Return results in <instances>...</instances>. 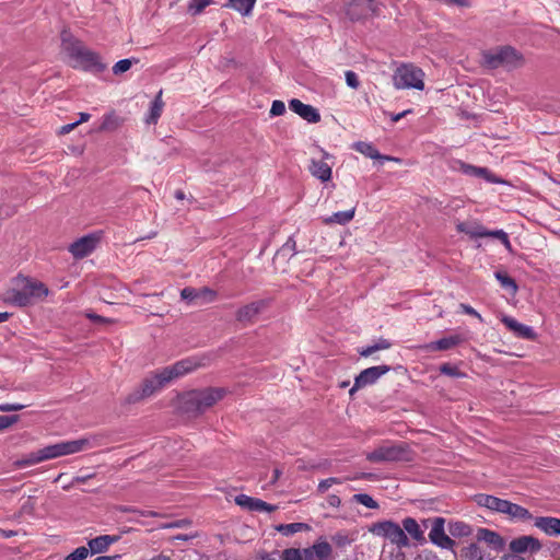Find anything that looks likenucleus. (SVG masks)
<instances>
[{"instance_id":"1","label":"nucleus","mask_w":560,"mask_h":560,"mask_svg":"<svg viewBox=\"0 0 560 560\" xmlns=\"http://www.w3.org/2000/svg\"><path fill=\"white\" fill-rule=\"evenodd\" d=\"M62 48L71 60V66L84 71L100 73L106 69L100 56L85 48L80 42L68 39L62 35Z\"/></svg>"},{"instance_id":"2","label":"nucleus","mask_w":560,"mask_h":560,"mask_svg":"<svg viewBox=\"0 0 560 560\" xmlns=\"http://www.w3.org/2000/svg\"><path fill=\"white\" fill-rule=\"evenodd\" d=\"M20 284L7 292L4 299L7 303L24 307L35 304L48 295V289L42 282L24 278Z\"/></svg>"},{"instance_id":"3","label":"nucleus","mask_w":560,"mask_h":560,"mask_svg":"<svg viewBox=\"0 0 560 560\" xmlns=\"http://www.w3.org/2000/svg\"><path fill=\"white\" fill-rule=\"evenodd\" d=\"M94 446L93 439L81 438L71 441H60L55 444L46 445L39 448L42 460H50L58 457L67 456L83 452Z\"/></svg>"},{"instance_id":"4","label":"nucleus","mask_w":560,"mask_h":560,"mask_svg":"<svg viewBox=\"0 0 560 560\" xmlns=\"http://www.w3.org/2000/svg\"><path fill=\"white\" fill-rule=\"evenodd\" d=\"M424 72L412 63H401L394 72L393 83L397 90L424 89Z\"/></svg>"},{"instance_id":"5","label":"nucleus","mask_w":560,"mask_h":560,"mask_svg":"<svg viewBox=\"0 0 560 560\" xmlns=\"http://www.w3.org/2000/svg\"><path fill=\"white\" fill-rule=\"evenodd\" d=\"M370 532L376 536L388 539L398 548H406L409 546V538L407 534L399 524L393 521L377 522L372 525Z\"/></svg>"},{"instance_id":"6","label":"nucleus","mask_w":560,"mask_h":560,"mask_svg":"<svg viewBox=\"0 0 560 560\" xmlns=\"http://www.w3.org/2000/svg\"><path fill=\"white\" fill-rule=\"evenodd\" d=\"M408 447L404 443H385L368 455L370 462H396L407 459Z\"/></svg>"},{"instance_id":"7","label":"nucleus","mask_w":560,"mask_h":560,"mask_svg":"<svg viewBox=\"0 0 560 560\" xmlns=\"http://www.w3.org/2000/svg\"><path fill=\"white\" fill-rule=\"evenodd\" d=\"M483 58L486 65L490 68H514L521 61L520 55L512 47H502L494 51H488L483 55Z\"/></svg>"},{"instance_id":"8","label":"nucleus","mask_w":560,"mask_h":560,"mask_svg":"<svg viewBox=\"0 0 560 560\" xmlns=\"http://www.w3.org/2000/svg\"><path fill=\"white\" fill-rule=\"evenodd\" d=\"M223 396V390L219 388H207L199 392H191L187 395L186 401L191 405V410L202 412Z\"/></svg>"},{"instance_id":"9","label":"nucleus","mask_w":560,"mask_h":560,"mask_svg":"<svg viewBox=\"0 0 560 560\" xmlns=\"http://www.w3.org/2000/svg\"><path fill=\"white\" fill-rule=\"evenodd\" d=\"M390 368L388 365H375L368 368L360 372V374L354 378V384L350 389L349 394L352 396L359 388H363L376 383L383 375L389 372Z\"/></svg>"},{"instance_id":"10","label":"nucleus","mask_w":560,"mask_h":560,"mask_svg":"<svg viewBox=\"0 0 560 560\" xmlns=\"http://www.w3.org/2000/svg\"><path fill=\"white\" fill-rule=\"evenodd\" d=\"M170 381L162 380V370L156 372L154 375L147 377L142 385L129 395L128 401L136 402L142 398L153 395L156 390L161 389Z\"/></svg>"},{"instance_id":"11","label":"nucleus","mask_w":560,"mask_h":560,"mask_svg":"<svg viewBox=\"0 0 560 560\" xmlns=\"http://www.w3.org/2000/svg\"><path fill=\"white\" fill-rule=\"evenodd\" d=\"M101 235V233H91L80 237L70 245L69 252L73 255L74 258L80 259L86 257L98 245Z\"/></svg>"},{"instance_id":"12","label":"nucleus","mask_w":560,"mask_h":560,"mask_svg":"<svg viewBox=\"0 0 560 560\" xmlns=\"http://www.w3.org/2000/svg\"><path fill=\"white\" fill-rule=\"evenodd\" d=\"M429 538L432 544L442 549L452 550L455 545V541L445 534L444 518L442 517H436L433 520L432 527L429 533Z\"/></svg>"},{"instance_id":"13","label":"nucleus","mask_w":560,"mask_h":560,"mask_svg":"<svg viewBox=\"0 0 560 560\" xmlns=\"http://www.w3.org/2000/svg\"><path fill=\"white\" fill-rule=\"evenodd\" d=\"M196 363L189 359L180 360L173 365L162 369V380L173 381L174 378L180 377L196 369Z\"/></svg>"},{"instance_id":"14","label":"nucleus","mask_w":560,"mask_h":560,"mask_svg":"<svg viewBox=\"0 0 560 560\" xmlns=\"http://www.w3.org/2000/svg\"><path fill=\"white\" fill-rule=\"evenodd\" d=\"M477 542H485L489 551L500 552L504 549L503 538L494 530L488 528H479L476 535Z\"/></svg>"},{"instance_id":"15","label":"nucleus","mask_w":560,"mask_h":560,"mask_svg":"<svg viewBox=\"0 0 560 560\" xmlns=\"http://www.w3.org/2000/svg\"><path fill=\"white\" fill-rule=\"evenodd\" d=\"M289 108L307 122L315 124L320 120V115L315 107L308 104H304L298 98H292L289 102Z\"/></svg>"},{"instance_id":"16","label":"nucleus","mask_w":560,"mask_h":560,"mask_svg":"<svg viewBox=\"0 0 560 560\" xmlns=\"http://www.w3.org/2000/svg\"><path fill=\"white\" fill-rule=\"evenodd\" d=\"M510 549L514 555L524 552H537L541 549L540 541L533 536H521L510 542Z\"/></svg>"},{"instance_id":"17","label":"nucleus","mask_w":560,"mask_h":560,"mask_svg":"<svg viewBox=\"0 0 560 560\" xmlns=\"http://www.w3.org/2000/svg\"><path fill=\"white\" fill-rule=\"evenodd\" d=\"M464 341L465 338L462 335L454 334L443 337L439 340L425 343L421 348L425 351H445L460 345Z\"/></svg>"},{"instance_id":"18","label":"nucleus","mask_w":560,"mask_h":560,"mask_svg":"<svg viewBox=\"0 0 560 560\" xmlns=\"http://www.w3.org/2000/svg\"><path fill=\"white\" fill-rule=\"evenodd\" d=\"M331 551V546L326 540H318L313 546L303 548V560H326Z\"/></svg>"},{"instance_id":"19","label":"nucleus","mask_w":560,"mask_h":560,"mask_svg":"<svg viewBox=\"0 0 560 560\" xmlns=\"http://www.w3.org/2000/svg\"><path fill=\"white\" fill-rule=\"evenodd\" d=\"M501 320L516 337L527 340H534L536 338V332L530 326L518 323L510 316H503Z\"/></svg>"},{"instance_id":"20","label":"nucleus","mask_w":560,"mask_h":560,"mask_svg":"<svg viewBox=\"0 0 560 560\" xmlns=\"http://www.w3.org/2000/svg\"><path fill=\"white\" fill-rule=\"evenodd\" d=\"M265 306L266 302L262 300L250 302L237 310L236 319L242 323H252Z\"/></svg>"},{"instance_id":"21","label":"nucleus","mask_w":560,"mask_h":560,"mask_svg":"<svg viewBox=\"0 0 560 560\" xmlns=\"http://www.w3.org/2000/svg\"><path fill=\"white\" fill-rule=\"evenodd\" d=\"M118 540L119 536L116 535H101L88 541V549L90 550V555L103 553L108 550L110 545Z\"/></svg>"},{"instance_id":"22","label":"nucleus","mask_w":560,"mask_h":560,"mask_svg":"<svg viewBox=\"0 0 560 560\" xmlns=\"http://www.w3.org/2000/svg\"><path fill=\"white\" fill-rule=\"evenodd\" d=\"M477 503L490 511L505 515L510 501L490 494H479L477 497Z\"/></svg>"},{"instance_id":"23","label":"nucleus","mask_w":560,"mask_h":560,"mask_svg":"<svg viewBox=\"0 0 560 560\" xmlns=\"http://www.w3.org/2000/svg\"><path fill=\"white\" fill-rule=\"evenodd\" d=\"M401 527L416 542L422 545L425 542L424 529L420 524L412 517H406L401 521Z\"/></svg>"},{"instance_id":"24","label":"nucleus","mask_w":560,"mask_h":560,"mask_svg":"<svg viewBox=\"0 0 560 560\" xmlns=\"http://www.w3.org/2000/svg\"><path fill=\"white\" fill-rule=\"evenodd\" d=\"M353 148L355 151L372 160L400 162V160L397 158L381 154L378 150L370 142L359 141L354 143Z\"/></svg>"},{"instance_id":"25","label":"nucleus","mask_w":560,"mask_h":560,"mask_svg":"<svg viewBox=\"0 0 560 560\" xmlns=\"http://www.w3.org/2000/svg\"><path fill=\"white\" fill-rule=\"evenodd\" d=\"M462 560H492V555L478 542H471L463 548Z\"/></svg>"},{"instance_id":"26","label":"nucleus","mask_w":560,"mask_h":560,"mask_svg":"<svg viewBox=\"0 0 560 560\" xmlns=\"http://www.w3.org/2000/svg\"><path fill=\"white\" fill-rule=\"evenodd\" d=\"M456 229L460 233H465L471 238H482L488 234V229L476 221L459 222Z\"/></svg>"},{"instance_id":"27","label":"nucleus","mask_w":560,"mask_h":560,"mask_svg":"<svg viewBox=\"0 0 560 560\" xmlns=\"http://www.w3.org/2000/svg\"><path fill=\"white\" fill-rule=\"evenodd\" d=\"M535 526L549 536L560 535V518L550 516L536 517Z\"/></svg>"},{"instance_id":"28","label":"nucleus","mask_w":560,"mask_h":560,"mask_svg":"<svg viewBox=\"0 0 560 560\" xmlns=\"http://www.w3.org/2000/svg\"><path fill=\"white\" fill-rule=\"evenodd\" d=\"M310 172L314 177L324 183L331 178V166L323 160H312Z\"/></svg>"},{"instance_id":"29","label":"nucleus","mask_w":560,"mask_h":560,"mask_svg":"<svg viewBox=\"0 0 560 560\" xmlns=\"http://www.w3.org/2000/svg\"><path fill=\"white\" fill-rule=\"evenodd\" d=\"M505 515L511 520V521H514V522H525V521H529L532 520V514L530 512L518 505V504H515L513 502L510 501L509 503V506L506 509V513Z\"/></svg>"},{"instance_id":"30","label":"nucleus","mask_w":560,"mask_h":560,"mask_svg":"<svg viewBox=\"0 0 560 560\" xmlns=\"http://www.w3.org/2000/svg\"><path fill=\"white\" fill-rule=\"evenodd\" d=\"M162 93H163V91L160 90L159 93L156 94L155 98L152 101V103L150 105L149 114L145 118V122L149 125L156 124V121L159 120V118L162 114V110L164 107V102L162 100Z\"/></svg>"},{"instance_id":"31","label":"nucleus","mask_w":560,"mask_h":560,"mask_svg":"<svg viewBox=\"0 0 560 560\" xmlns=\"http://www.w3.org/2000/svg\"><path fill=\"white\" fill-rule=\"evenodd\" d=\"M374 11V0H352L348 13L352 18Z\"/></svg>"},{"instance_id":"32","label":"nucleus","mask_w":560,"mask_h":560,"mask_svg":"<svg viewBox=\"0 0 560 560\" xmlns=\"http://www.w3.org/2000/svg\"><path fill=\"white\" fill-rule=\"evenodd\" d=\"M354 212H355L354 208H352L350 210H346V211H338V212H335V213H332L331 215H329L327 218H324L323 222L326 223V224H340V225H345V224L349 223L353 219Z\"/></svg>"},{"instance_id":"33","label":"nucleus","mask_w":560,"mask_h":560,"mask_svg":"<svg viewBox=\"0 0 560 560\" xmlns=\"http://www.w3.org/2000/svg\"><path fill=\"white\" fill-rule=\"evenodd\" d=\"M255 3L256 0H228L224 7L231 8L244 16H248L255 7Z\"/></svg>"},{"instance_id":"34","label":"nucleus","mask_w":560,"mask_h":560,"mask_svg":"<svg viewBox=\"0 0 560 560\" xmlns=\"http://www.w3.org/2000/svg\"><path fill=\"white\" fill-rule=\"evenodd\" d=\"M43 463L39 450L31 452L14 462L18 468H24Z\"/></svg>"},{"instance_id":"35","label":"nucleus","mask_w":560,"mask_h":560,"mask_svg":"<svg viewBox=\"0 0 560 560\" xmlns=\"http://www.w3.org/2000/svg\"><path fill=\"white\" fill-rule=\"evenodd\" d=\"M494 277L503 289L510 291L512 294L517 292L518 287L515 280L511 278L506 272L495 271Z\"/></svg>"},{"instance_id":"36","label":"nucleus","mask_w":560,"mask_h":560,"mask_svg":"<svg viewBox=\"0 0 560 560\" xmlns=\"http://www.w3.org/2000/svg\"><path fill=\"white\" fill-rule=\"evenodd\" d=\"M259 501L260 499L253 498L246 494H238L235 497V503L238 506L252 512L258 511Z\"/></svg>"},{"instance_id":"37","label":"nucleus","mask_w":560,"mask_h":560,"mask_svg":"<svg viewBox=\"0 0 560 560\" xmlns=\"http://www.w3.org/2000/svg\"><path fill=\"white\" fill-rule=\"evenodd\" d=\"M390 347H392V343L389 340L380 338L374 345H371V346L360 349L359 353L361 357L366 358L376 351L386 350V349H389Z\"/></svg>"},{"instance_id":"38","label":"nucleus","mask_w":560,"mask_h":560,"mask_svg":"<svg viewBox=\"0 0 560 560\" xmlns=\"http://www.w3.org/2000/svg\"><path fill=\"white\" fill-rule=\"evenodd\" d=\"M276 529L284 536H291L295 533L310 529V526L305 523H290L280 524L276 527Z\"/></svg>"},{"instance_id":"39","label":"nucleus","mask_w":560,"mask_h":560,"mask_svg":"<svg viewBox=\"0 0 560 560\" xmlns=\"http://www.w3.org/2000/svg\"><path fill=\"white\" fill-rule=\"evenodd\" d=\"M448 532L453 537H466L471 534V527L464 522H453L448 525Z\"/></svg>"},{"instance_id":"40","label":"nucleus","mask_w":560,"mask_h":560,"mask_svg":"<svg viewBox=\"0 0 560 560\" xmlns=\"http://www.w3.org/2000/svg\"><path fill=\"white\" fill-rule=\"evenodd\" d=\"M212 2L213 0H189L187 11L192 16L199 15Z\"/></svg>"},{"instance_id":"41","label":"nucleus","mask_w":560,"mask_h":560,"mask_svg":"<svg viewBox=\"0 0 560 560\" xmlns=\"http://www.w3.org/2000/svg\"><path fill=\"white\" fill-rule=\"evenodd\" d=\"M457 163L459 165L458 170L467 176L478 177L479 174L486 173V167L475 166V165L467 164L462 161H458Z\"/></svg>"},{"instance_id":"42","label":"nucleus","mask_w":560,"mask_h":560,"mask_svg":"<svg viewBox=\"0 0 560 560\" xmlns=\"http://www.w3.org/2000/svg\"><path fill=\"white\" fill-rule=\"evenodd\" d=\"M352 500L359 504L366 506L368 509H378V503L366 493H357L352 497Z\"/></svg>"},{"instance_id":"43","label":"nucleus","mask_w":560,"mask_h":560,"mask_svg":"<svg viewBox=\"0 0 560 560\" xmlns=\"http://www.w3.org/2000/svg\"><path fill=\"white\" fill-rule=\"evenodd\" d=\"M439 370H440L441 374L447 375V376H451V377L463 378V377L466 376V374L464 372H462L458 369V366L450 364V363L442 364L439 368Z\"/></svg>"},{"instance_id":"44","label":"nucleus","mask_w":560,"mask_h":560,"mask_svg":"<svg viewBox=\"0 0 560 560\" xmlns=\"http://www.w3.org/2000/svg\"><path fill=\"white\" fill-rule=\"evenodd\" d=\"M486 237L497 238L504 245V247L508 250H510V252L512 250V245L509 240V235L503 230H493V231L488 230V234L486 235Z\"/></svg>"},{"instance_id":"45","label":"nucleus","mask_w":560,"mask_h":560,"mask_svg":"<svg viewBox=\"0 0 560 560\" xmlns=\"http://www.w3.org/2000/svg\"><path fill=\"white\" fill-rule=\"evenodd\" d=\"M303 549L287 548L281 553V560H303Z\"/></svg>"},{"instance_id":"46","label":"nucleus","mask_w":560,"mask_h":560,"mask_svg":"<svg viewBox=\"0 0 560 560\" xmlns=\"http://www.w3.org/2000/svg\"><path fill=\"white\" fill-rule=\"evenodd\" d=\"M90 555L88 547L81 546L67 555L63 560H85Z\"/></svg>"},{"instance_id":"47","label":"nucleus","mask_w":560,"mask_h":560,"mask_svg":"<svg viewBox=\"0 0 560 560\" xmlns=\"http://www.w3.org/2000/svg\"><path fill=\"white\" fill-rule=\"evenodd\" d=\"M118 117L114 113H109L103 117L101 130H112L118 126Z\"/></svg>"},{"instance_id":"48","label":"nucleus","mask_w":560,"mask_h":560,"mask_svg":"<svg viewBox=\"0 0 560 560\" xmlns=\"http://www.w3.org/2000/svg\"><path fill=\"white\" fill-rule=\"evenodd\" d=\"M133 62H137V60L136 59H121V60L117 61L113 67L114 74L118 75V74H121V73L128 71L131 68Z\"/></svg>"},{"instance_id":"49","label":"nucleus","mask_w":560,"mask_h":560,"mask_svg":"<svg viewBox=\"0 0 560 560\" xmlns=\"http://www.w3.org/2000/svg\"><path fill=\"white\" fill-rule=\"evenodd\" d=\"M180 296L183 300H186L188 302L198 301L200 298V292L197 289L194 288H184L180 292Z\"/></svg>"},{"instance_id":"50","label":"nucleus","mask_w":560,"mask_h":560,"mask_svg":"<svg viewBox=\"0 0 560 560\" xmlns=\"http://www.w3.org/2000/svg\"><path fill=\"white\" fill-rule=\"evenodd\" d=\"M346 83L349 88L357 90L360 86V81L358 74L352 70H347L345 72Z\"/></svg>"},{"instance_id":"51","label":"nucleus","mask_w":560,"mask_h":560,"mask_svg":"<svg viewBox=\"0 0 560 560\" xmlns=\"http://www.w3.org/2000/svg\"><path fill=\"white\" fill-rule=\"evenodd\" d=\"M338 483H341V480L338 479V478H334V477H330V478H327V479H324L322 480L319 483H318V492L320 493H325L331 486L334 485H338Z\"/></svg>"},{"instance_id":"52","label":"nucleus","mask_w":560,"mask_h":560,"mask_svg":"<svg viewBox=\"0 0 560 560\" xmlns=\"http://www.w3.org/2000/svg\"><path fill=\"white\" fill-rule=\"evenodd\" d=\"M200 298L198 301H201L202 303L212 302L215 299V292L208 288H202L199 290Z\"/></svg>"},{"instance_id":"53","label":"nucleus","mask_w":560,"mask_h":560,"mask_svg":"<svg viewBox=\"0 0 560 560\" xmlns=\"http://www.w3.org/2000/svg\"><path fill=\"white\" fill-rule=\"evenodd\" d=\"M19 421V416H0V430L7 429Z\"/></svg>"},{"instance_id":"54","label":"nucleus","mask_w":560,"mask_h":560,"mask_svg":"<svg viewBox=\"0 0 560 560\" xmlns=\"http://www.w3.org/2000/svg\"><path fill=\"white\" fill-rule=\"evenodd\" d=\"M285 105L282 101H273L270 108V116H280L284 114Z\"/></svg>"},{"instance_id":"55","label":"nucleus","mask_w":560,"mask_h":560,"mask_svg":"<svg viewBox=\"0 0 560 560\" xmlns=\"http://www.w3.org/2000/svg\"><path fill=\"white\" fill-rule=\"evenodd\" d=\"M281 253L290 252L291 256H294L296 254V242L293 236H290L288 241L283 244L281 247Z\"/></svg>"},{"instance_id":"56","label":"nucleus","mask_w":560,"mask_h":560,"mask_svg":"<svg viewBox=\"0 0 560 560\" xmlns=\"http://www.w3.org/2000/svg\"><path fill=\"white\" fill-rule=\"evenodd\" d=\"M459 307H460V310H462V312H463L464 314H467V315L474 316V317H476L480 323H483V318H482V316H481V315H480V314H479V313H478L474 307H471L470 305L465 304V303H462V304L459 305Z\"/></svg>"},{"instance_id":"57","label":"nucleus","mask_w":560,"mask_h":560,"mask_svg":"<svg viewBox=\"0 0 560 560\" xmlns=\"http://www.w3.org/2000/svg\"><path fill=\"white\" fill-rule=\"evenodd\" d=\"M25 406L22 404H1L0 411L10 412V411H20L24 409Z\"/></svg>"},{"instance_id":"58","label":"nucleus","mask_w":560,"mask_h":560,"mask_svg":"<svg viewBox=\"0 0 560 560\" xmlns=\"http://www.w3.org/2000/svg\"><path fill=\"white\" fill-rule=\"evenodd\" d=\"M446 5H456L460 8H469L471 5L470 0H441Z\"/></svg>"},{"instance_id":"59","label":"nucleus","mask_w":560,"mask_h":560,"mask_svg":"<svg viewBox=\"0 0 560 560\" xmlns=\"http://www.w3.org/2000/svg\"><path fill=\"white\" fill-rule=\"evenodd\" d=\"M277 509H278L277 505L269 504L260 499L257 512L271 513V512H275Z\"/></svg>"},{"instance_id":"60","label":"nucleus","mask_w":560,"mask_h":560,"mask_svg":"<svg viewBox=\"0 0 560 560\" xmlns=\"http://www.w3.org/2000/svg\"><path fill=\"white\" fill-rule=\"evenodd\" d=\"M478 177L483 178L486 182L492 183V184L501 183V180L499 178H497L495 175L492 174L487 167H486V173L479 174Z\"/></svg>"},{"instance_id":"61","label":"nucleus","mask_w":560,"mask_h":560,"mask_svg":"<svg viewBox=\"0 0 560 560\" xmlns=\"http://www.w3.org/2000/svg\"><path fill=\"white\" fill-rule=\"evenodd\" d=\"M327 503L332 508H339L341 504V500L337 494H329L327 497Z\"/></svg>"},{"instance_id":"62","label":"nucleus","mask_w":560,"mask_h":560,"mask_svg":"<svg viewBox=\"0 0 560 560\" xmlns=\"http://www.w3.org/2000/svg\"><path fill=\"white\" fill-rule=\"evenodd\" d=\"M78 126V122H71V124H67L65 126H62L59 130V133L60 135H66V133H69L70 131H72L75 127Z\"/></svg>"},{"instance_id":"63","label":"nucleus","mask_w":560,"mask_h":560,"mask_svg":"<svg viewBox=\"0 0 560 560\" xmlns=\"http://www.w3.org/2000/svg\"><path fill=\"white\" fill-rule=\"evenodd\" d=\"M409 113H411V109H406L401 113H398V114H392L390 115V119L393 122H397L399 121L401 118H404L406 115H408Z\"/></svg>"},{"instance_id":"64","label":"nucleus","mask_w":560,"mask_h":560,"mask_svg":"<svg viewBox=\"0 0 560 560\" xmlns=\"http://www.w3.org/2000/svg\"><path fill=\"white\" fill-rule=\"evenodd\" d=\"M501 560H525V559L518 555H508V556H504Z\"/></svg>"}]
</instances>
